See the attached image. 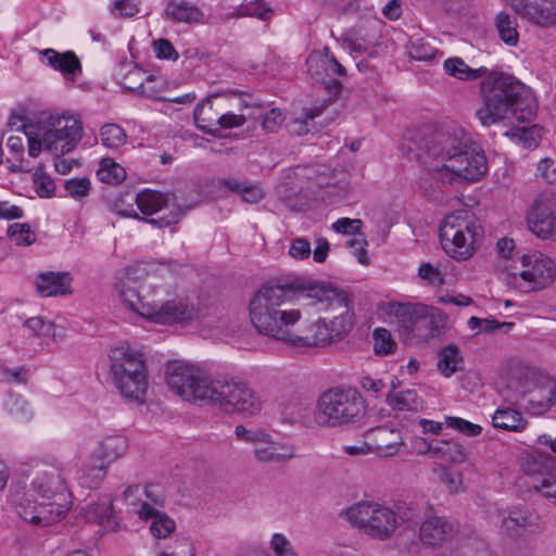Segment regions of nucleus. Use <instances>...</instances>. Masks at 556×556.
<instances>
[{
  "label": "nucleus",
  "instance_id": "f257e3e1",
  "mask_svg": "<svg viewBox=\"0 0 556 556\" xmlns=\"http://www.w3.org/2000/svg\"><path fill=\"white\" fill-rule=\"evenodd\" d=\"M249 318L262 336L294 348H328L355 326L352 298L317 282L264 283L250 298Z\"/></svg>",
  "mask_w": 556,
  "mask_h": 556
},
{
  "label": "nucleus",
  "instance_id": "f03ea898",
  "mask_svg": "<svg viewBox=\"0 0 556 556\" xmlns=\"http://www.w3.org/2000/svg\"><path fill=\"white\" fill-rule=\"evenodd\" d=\"M418 156L429 176L441 185L478 181L488 172L484 152L463 129L434 134L421 146Z\"/></svg>",
  "mask_w": 556,
  "mask_h": 556
},
{
  "label": "nucleus",
  "instance_id": "7ed1b4c3",
  "mask_svg": "<svg viewBox=\"0 0 556 556\" xmlns=\"http://www.w3.org/2000/svg\"><path fill=\"white\" fill-rule=\"evenodd\" d=\"M480 91L482 105L476 111V116L483 126L489 127L511 116L530 122L536 115L533 93L513 76L491 73L481 83Z\"/></svg>",
  "mask_w": 556,
  "mask_h": 556
},
{
  "label": "nucleus",
  "instance_id": "20e7f679",
  "mask_svg": "<svg viewBox=\"0 0 556 556\" xmlns=\"http://www.w3.org/2000/svg\"><path fill=\"white\" fill-rule=\"evenodd\" d=\"M340 516L364 535L382 542L392 539L402 523H413L417 518L413 507L394 508L376 501L356 502Z\"/></svg>",
  "mask_w": 556,
  "mask_h": 556
},
{
  "label": "nucleus",
  "instance_id": "39448f33",
  "mask_svg": "<svg viewBox=\"0 0 556 556\" xmlns=\"http://www.w3.org/2000/svg\"><path fill=\"white\" fill-rule=\"evenodd\" d=\"M113 383L125 399L143 403L148 390L143 354L129 345L113 348L109 354Z\"/></svg>",
  "mask_w": 556,
  "mask_h": 556
},
{
  "label": "nucleus",
  "instance_id": "423d86ee",
  "mask_svg": "<svg viewBox=\"0 0 556 556\" xmlns=\"http://www.w3.org/2000/svg\"><path fill=\"white\" fill-rule=\"evenodd\" d=\"M365 415V401L354 388H331L317 399L314 417L319 426L337 428L357 422Z\"/></svg>",
  "mask_w": 556,
  "mask_h": 556
},
{
  "label": "nucleus",
  "instance_id": "0eeeda50",
  "mask_svg": "<svg viewBox=\"0 0 556 556\" xmlns=\"http://www.w3.org/2000/svg\"><path fill=\"white\" fill-rule=\"evenodd\" d=\"M481 235V226L466 211L447 215L440 227V241L444 251L456 260L469 258Z\"/></svg>",
  "mask_w": 556,
  "mask_h": 556
},
{
  "label": "nucleus",
  "instance_id": "6e6552de",
  "mask_svg": "<svg viewBox=\"0 0 556 556\" xmlns=\"http://www.w3.org/2000/svg\"><path fill=\"white\" fill-rule=\"evenodd\" d=\"M206 404L249 416L262 409V402L256 392L244 381L236 379H214Z\"/></svg>",
  "mask_w": 556,
  "mask_h": 556
},
{
  "label": "nucleus",
  "instance_id": "1a4fd4ad",
  "mask_svg": "<svg viewBox=\"0 0 556 556\" xmlns=\"http://www.w3.org/2000/svg\"><path fill=\"white\" fill-rule=\"evenodd\" d=\"M515 389V402L531 416H542L556 406V380L547 375L529 370Z\"/></svg>",
  "mask_w": 556,
  "mask_h": 556
},
{
  "label": "nucleus",
  "instance_id": "9d476101",
  "mask_svg": "<svg viewBox=\"0 0 556 556\" xmlns=\"http://www.w3.org/2000/svg\"><path fill=\"white\" fill-rule=\"evenodd\" d=\"M213 380L206 370L189 363L174 362L166 369L167 386L188 402L206 404Z\"/></svg>",
  "mask_w": 556,
  "mask_h": 556
},
{
  "label": "nucleus",
  "instance_id": "9b49d317",
  "mask_svg": "<svg viewBox=\"0 0 556 556\" xmlns=\"http://www.w3.org/2000/svg\"><path fill=\"white\" fill-rule=\"evenodd\" d=\"M522 269L519 273H508L504 280L507 286L521 292L542 290L556 278V264L542 252L534 251L521 258Z\"/></svg>",
  "mask_w": 556,
  "mask_h": 556
},
{
  "label": "nucleus",
  "instance_id": "f8f14e48",
  "mask_svg": "<svg viewBox=\"0 0 556 556\" xmlns=\"http://www.w3.org/2000/svg\"><path fill=\"white\" fill-rule=\"evenodd\" d=\"M202 309L194 296L178 295L163 303L152 302L147 311V319L160 325L187 326L199 319Z\"/></svg>",
  "mask_w": 556,
  "mask_h": 556
},
{
  "label": "nucleus",
  "instance_id": "ddd939ff",
  "mask_svg": "<svg viewBox=\"0 0 556 556\" xmlns=\"http://www.w3.org/2000/svg\"><path fill=\"white\" fill-rule=\"evenodd\" d=\"M43 130V148L55 156L71 152L81 136V126L71 115H51Z\"/></svg>",
  "mask_w": 556,
  "mask_h": 556
},
{
  "label": "nucleus",
  "instance_id": "4468645a",
  "mask_svg": "<svg viewBox=\"0 0 556 556\" xmlns=\"http://www.w3.org/2000/svg\"><path fill=\"white\" fill-rule=\"evenodd\" d=\"M511 9L528 23L543 29L556 27V0H509Z\"/></svg>",
  "mask_w": 556,
  "mask_h": 556
},
{
  "label": "nucleus",
  "instance_id": "2eb2a0df",
  "mask_svg": "<svg viewBox=\"0 0 556 556\" xmlns=\"http://www.w3.org/2000/svg\"><path fill=\"white\" fill-rule=\"evenodd\" d=\"M457 533V526L444 516L432 515L425 518L418 530L420 542L428 547H441Z\"/></svg>",
  "mask_w": 556,
  "mask_h": 556
},
{
  "label": "nucleus",
  "instance_id": "dca6fc26",
  "mask_svg": "<svg viewBox=\"0 0 556 556\" xmlns=\"http://www.w3.org/2000/svg\"><path fill=\"white\" fill-rule=\"evenodd\" d=\"M33 490L43 500L68 501L70 493L62 471L53 466L37 472L31 482Z\"/></svg>",
  "mask_w": 556,
  "mask_h": 556
},
{
  "label": "nucleus",
  "instance_id": "f3484780",
  "mask_svg": "<svg viewBox=\"0 0 556 556\" xmlns=\"http://www.w3.org/2000/svg\"><path fill=\"white\" fill-rule=\"evenodd\" d=\"M368 438L372 452L382 457L395 456L405 446L401 431L395 428L378 427L370 430Z\"/></svg>",
  "mask_w": 556,
  "mask_h": 556
},
{
  "label": "nucleus",
  "instance_id": "a211bd4d",
  "mask_svg": "<svg viewBox=\"0 0 556 556\" xmlns=\"http://www.w3.org/2000/svg\"><path fill=\"white\" fill-rule=\"evenodd\" d=\"M73 277L68 271H46L36 277V291L40 296H63L73 293Z\"/></svg>",
  "mask_w": 556,
  "mask_h": 556
},
{
  "label": "nucleus",
  "instance_id": "6ab92c4d",
  "mask_svg": "<svg viewBox=\"0 0 556 556\" xmlns=\"http://www.w3.org/2000/svg\"><path fill=\"white\" fill-rule=\"evenodd\" d=\"M116 289L124 307L147 319V311L152 303L143 302L139 294V283L129 271L119 278Z\"/></svg>",
  "mask_w": 556,
  "mask_h": 556
},
{
  "label": "nucleus",
  "instance_id": "aec40b11",
  "mask_svg": "<svg viewBox=\"0 0 556 556\" xmlns=\"http://www.w3.org/2000/svg\"><path fill=\"white\" fill-rule=\"evenodd\" d=\"M429 308V306L420 303H397L394 305V315L400 333L408 339L413 338Z\"/></svg>",
  "mask_w": 556,
  "mask_h": 556
},
{
  "label": "nucleus",
  "instance_id": "412c9836",
  "mask_svg": "<svg viewBox=\"0 0 556 556\" xmlns=\"http://www.w3.org/2000/svg\"><path fill=\"white\" fill-rule=\"evenodd\" d=\"M39 53L46 58L47 65L62 73L66 80L74 81L83 71L80 60L74 51L59 52L48 48Z\"/></svg>",
  "mask_w": 556,
  "mask_h": 556
},
{
  "label": "nucleus",
  "instance_id": "4be33fe9",
  "mask_svg": "<svg viewBox=\"0 0 556 556\" xmlns=\"http://www.w3.org/2000/svg\"><path fill=\"white\" fill-rule=\"evenodd\" d=\"M218 98L217 94H211L203 99L197 106L193 113L195 125L203 132L212 136L218 135L216 127L217 118L223 111L224 106L219 103H214Z\"/></svg>",
  "mask_w": 556,
  "mask_h": 556
},
{
  "label": "nucleus",
  "instance_id": "5701e85b",
  "mask_svg": "<svg viewBox=\"0 0 556 556\" xmlns=\"http://www.w3.org/2000/svg\"><path fill=\"white\" fill-rule=\"evenodd\" d=\"M528 226L536 237L556 241V216L542 203L533 205Z\"/></svg>",
  "mask_w": 556,
  "mask_h": 556
},
{
  "label": "nucleus",
  "instance_id": "b1692460",
  "mask_svg": "<svg viewBox=\"0 0 556 556\" xmlns=\"http://www.w3.org/2000/svg\"><path fill=\"white\" fill-rule=\"evenodd\" d=\"M254 455L262 463H283L295 457V448L291 444L271 442L269 434L266 441L255 443Z\"/></svg>",
  "mask_w": 556,
  "mask_h": 556
},
{
  "label": "nucleus",
  "instance_id": "393cba45",
  "mask_svg": "<svg viewBox=\"0 0 556 556\" xmlns=\"http://www.w3.org/2000/svg\"><path fill=\"white\" fill-rule=\"evenodd\" d=\"M446 323V314L438 308L430 307L429 312H427L420 321L419 327H417L413 338H416L421 342H430L432 340L440 339L441 332L445 328Z\"/></svg>",
  "mask_w": 556,
  "mask_h": 556
},
{
  "label": "nucleus",
  "instance_id": "a878e982",
  "mask_svg": "<svg viewBox=\"0 0 556 556\" xmlns=\"http://www.w3.org/2000/svg\"><path fill=\"white\" fill-rule=\"evenodd\" d=\"M135 203L143 215H153L170 204L175 206V195L155 190L144 189L136 194Z\"/></svg>",
  "mask_w": 556,
  "mask_h": 556
},
{
  "label": "nucleus",
  "instance_id": "bb28decb",
  "mask_svg": "<svg viewBox=\"0 0 556 556\" xmlns=\"http://www.w3.org/2000/svg\"><path fill=\"white\" fill-rule=\"evenodd\" d=\"M164 16L176 23L192 24L201 22L203 12L187 0H168Z\"/></svg>",
  "mask_w": 556,
  "mask_h": 556
},
{
  "label": "nucleus",
  "instance_id": "cd10ccee",
  "mask_svg": "<svg viewBox=\"0 0 556 556\" xmlns=\"http://www.w3.org/2000/svg\"><path fill=\"white\" fill-rule=\"evenodd\" d=\"M38 504L35 526L46 527L64 518L70 510V501L56 498Z\"/></svg>",
  "mask_w": 556,
  "mask_h": 556
},
{
  "label": "nucleus",
  "instance_id": "c85d7f7f",
  "mask_svg": "<svg viewBox=\"0 0 556 556\" xmlns=\"http://www.w3.org/2000/svg\"><path fill=\"white\" fill-rule=\"evenodd\" d=\"M464 357L456 344H446L438 352L437 368L445 378L452 377L455 372L463 370Z\"/></svg>",
  "mask_w": 556,
  "mask_h": 556
},
{
  "label": "nucleus",
  "instance_id": "c756f323",
  "mask_svg": "<svg viewBox=\"0 0 556 556\" xmlns=\"http://www.w3.org/2000/svg\"><path fill=\"white\" fill-rule=\"evenodd\" d=\"M444 72L458 80L471 81L488 75L489 71L485 66L471 68L466 62L458 56L448 58L443 63Z\"/></svg>",
  "mask_w": 556,
  "mask_h": 556
},
{
  "label": "nucleus",
  "instance_id": "7c9ffc66",
  "mask_svg": "<svg viewBox=\"0 0 556 556\" xmlns=\"http://www.w3.org/2000/svg\"><path fill=\"white\" fill-rule=\"evenodd\" d=\"M492 422L495 428L513 432H521L528 425L522 414L510 407L497 408L492 417Z\"/></svg>",
  "mask_w": 556,
  "mask_h": 556
},
{
  "label": "nucleus",
  "instance_id": "2f4dec72",
  "mask_svg": "<svg viewBox=\"0 0 556 556\" xmlns=\"http://www.w3.org/2000/svg\"><path fill=\"white\" fill-rule=\"evenodd\" d=\"M532 526L531 516L526 510L516 509L502 518L501 529L509 538L517 539L522 531Z\"/></svg>",
  "mask_w": 556,
  "mask_h": 556
},
{
  "label": "nucleus",
  "instance_id": "473e14b6",
  "mask_svg": "<svg viewBox=\"0 0 556 556\" xmlns=\"http://www.w3.org/2000/svg\"><path fill=\"white\" fill-rule=\"evenodd\" d=\"M127 446L128 444L125 438L111 435L100 443L96 456L105 462V464L111 465L126 453Z\"/></svg>",
  "mask_w": 556,
  "mask_h": 556
},
{
  "label": "nucleus",
  "instance_id": "72a5a7b5",
  "mask_svg": "<svg viewBox=\"0 0 556 556\" xmlns=\"http://www.w3.org/2000/svg\"><path fill=\"white\" fill-rule=\"evenodd\" d=\"M109 466L105 462L99 459L98 456H94L84 464L79 479L88 488H98L105 478Z\"/></svg>",
  "mask_w": 556,
  "mask_h": 556
},
{
  "label": "nucleus",
  "instance_id": "f704fd0d",
  "mask_svg": "<svg viewBox=\"0 0 556 556\" xmlns=\"http://www.w3.org/2000/svg\"><path fill=\"white\" fill-rule=\"evenodd\" d=\"M434 456L447 463L460 464L467 458L465 447L456 441H435Z\"/></svg>",
  "mask_w": 556,
  "mask_h": 556
},
{
  "label": "nucleus",
  "instance_id": "c9c22d12",
  "mask_svg": "<svg viewBox=\"0 0 556 556\" xmlns=\"http://www.w3.org/2000/svg\"><path fill=\"white\" fill-rule=\"evenodd\" d=\"M495 27L502 41L516 46L519 40L516 20L506 12H500L495 17Z\"/></svg>",
  "mask_w": 556,
  "mask_h": 556
},
{
  "label": "nucleus",
  "instance_id": "e433bc0d",
  "mask_svg": "<svg viewBox=\"0 0 556 556\" xmlns=\"http://www.w3.org/2000/svg\"><path fill=\"white\" fill-rule=\"evenodd\" d=\"M388 404L396 410H417L419 407V399L415 390H404L399 392H390L387 396Z\"/></svg>",
  "mask_w": 556,
  "mask_h": 556
},
{
  "label": "nucleus",
  "instance_id": "4c0bfd02",
  "mask_svg": "<svg viewBox=\"0 0 556 556\" xmlns=\"http://www.w3.org/2000/svg\"><path fill=\"white\" fill-rule=\"evenodd\" d=\"M547 462V456L526 454L521 457L520 465L522 471L534 481L539 479V477H543L546 472H549Z\"/></svg>",
  "mask_w": 556,
  "mask_h": 556
},
{
  "label": "nucleus",
  "instance_id": "58836bf2",
  "mask_svg": "<svg viewBox=\"0 0 556 556\" xmlns=\"http://www.w3.org/2000/svg\"><path fill=\"white\" fill-rule=\"evenodd\" d=\"M24 326L39 337L51 338L54 341L62 340L63 333H58L56 325L42 316L30 317L25 320Z\"/></svg>",
  "mask_w": 556,
  "mask_h": 556
},
{
  "label": "nucleus",
  "instance_id": "ea45409f",
  "mask_svg": "<svg viewBox=\"0 0 556 556\" xmlns=\"http://www.w3.org/2000/svg\"><path fill=\"white\" fill-rule=\"evenodd\" d=\"M99 179L106 184L117 185L126 178V170L112 159H103L97 173Z\"/></svg>",
  "mask_w": 556,
  "mask_h": 556
},
{
  "label": "nucleus",
  "instance_id": "a19ab883",
  "mask_svg": "<svg viewBox=\"0 0 556 556\" xmlns=\"http://www.w3.org/2000/svg\"><path fill=\"white\" fill-rule=\"evenodd\" d=\"M329 54L328 48L324 49V52H313L306 60L307 71L311 76L325 83V75H328Z\"/></svg>",
  "mask_w": 556,
  "mask_h": 556
},
{
  "label": "nucleus",
  "instance_id": "79ce46f5",
  "mask_svg": "<svg viewBox=\"0 0 556 556\" xmlns=\"http://www.w3.org/2000/svg\"><path fill=\"white\" fill-rule=\"evenodd\" d=\"M102 144L109 149H118L127 140L125 130L117 124H105L100 129Z\"/></svg>",
  "mask_w": 556,
  "mask_h": 556
},
{
  "label": "nucleus",
  "instance_id": "37998d69",
  "mask_svg": "<svg viewBox=\"0 0 556 556\" xmlns=\"http://www.w3.org/2000/svg\"><path fill=\"white\" fill-rule=\"evenodd\" d=\"M374 352L376 355H388L395 351L396 343L386 328H377L372 332Z\"/></svg>",
  "mask_w": 556,
  "mask_h": 556
},
{
  "label": "nucleus",
  "instance_id": "c03bdc74",
  "mask_svg": "<svg viewBox=\"0 0 556 556\" xmlns=\"http://www.w3.org/2000/svg\"><path fill=\"white\" fill-rule=\"evenodd\" d=\"M531 489L546 500H556V477L546 472L543 477L531 481Z\"/></svg>",
  "mask_w": 556,
  "mask_h": 556
},
{
  "label": "nucleus",
  "instance_id": "a18cd8bd",
  "mask_svg": "<svg viewBox=\"0 0 556 556\" xmlns=\"http://www.w3.org/2000/svg\"><path fill=\"white\" fill-rule=\"evenodd\" d=\"M438 52V49L424 39H416L408 47V56L416 61H430L437 56Z\"/></svg>",
  "mask_w": 556,
  "mask_h": 556
},
{
  "label": "nucleus",
  "instance_id": "49530a36",
  "mask_svg": "<svg viewBox=\"0 0 556 556\" xmlns=\"http://www.w3.org/2000/svg\"><path fill=\"white\" fill-rule=\"evenodd\" d=\"M175 529L176 522L163 511L150 525V531L156 539L168 538Z\"/></svg>",
  "mask_w": 556,
  "mask_h": 556
},
{
  "label": "nucleus",
  "instance_id": "de8ad7c7",
  "mask_svg": "<svg viewBox=\"0 0 556 556\" xmlns=\"http://www.w3.org/2000/svg\"><path fill=\"white\" fill-rule=\"evenodd\" d=\"M445 425L470 438L478 437L482 432L481 426L472 424L460 417L447 416L445 417Z\"/></svg>",
  "mask_w": 556,
  "mask_h": 556
},
{
  "label": "nucleus",
  "instance_id": "09e8293b",
  "mask_svg": "<svg viewBox=\"0 0 556 556\" xmlns=\"http://www.w3.org/2000/svg\"><path fill=\"white\" fill-rule=\"evenodd\" d=\"M8 235L18 245H29L36 240V235L30 230L27 224H12L8 228Z\"/></svg>",
  "mask_w": 556,
  "mask_h": 556
},
{
  "label": "nucleus",
  "instance_id": "8fccbe9b",
  "mask_svg": "<svg viewBox=\"0 0 556 556\" xmlns=\"http://www.w3.org/2000/svg\"><path fill=\"white\" fill-rule=\"evenodd\" d=\"M269 544L275 556H299L291 542L281 533L273 534Z\"/></svg>",
  "mask_w": 556,
  "mask_h": 556
},
{
  "label": "nucleus",
  "instance_id": "3c124183",
  "mask_svg": "<svg viewBox=\"0 0 556 556\" xmlns=\"http://www.w3.org/2000/svg\"><path fill=\"white\" fill-rule=\"evenodd\" d=\"M112 506L105 502L92 503L88 506L86 516L89 521L103 523L112 517Z\"/></svg>",
  "mask_w": 556,
  "mask_h": 556
},
{
  "label": "nucleus",
  "instance_id": "603ef678",
  "mask_svg": "<svg viewBox=\"0 0 556 556\" xmlns=\"http://www.w3.org/2000/svg\"><path fill=\"white\" fill-rule=\"evenodd\" d=\"M321 114L319 108L303 109L302 117H298L293 122L292 132L298 136L306 135L309 131L307 122L314 119Z\"/></svg>",
  "mask_w": 556,
  "mask_h": 556
},
{
  "label": "nucleus",
  "instance_id": "864d4df0",
  "mask_svg": "<svg viewBox=\"0 0 556 556\" xmlns=\"http://www.w3.org/2000/svg\"><path fill=\"white\" fill-rule=\"evenodd\" d=\"M22 128L28 139V154L31 157H37L43 146V138L40 139L39 130L36 131L35 126L31 124H24ZM41 137H43V135Z\"/></svg>",
  "mask_w": 556,
  "mask_h": 556
},
{
  "label": "nucleus",
  "instance_id": "5fc2aeb1",
  "mask_svg": "<svg viewBox=\"0 0 556 556\" xmlns=\"http://www.w3.org/2000/svg\"><path fill=\"white\" fill-rule=\"evenodd\" d=\"M152 47L157 59L177 61L179 58V53L168 39H156L153 41Z\"/></svg>",
  "mask_w": 556,
  "mask_h": 556
},
{
  "label": "nucleus",
  "instance_id": "6e6d98bb",
  "mask_svg": "<svg viewBox=\"0 0 556 556\" xmlns=\"http://www.w3.org/2000/svg\"><path fill=\"white\" fill-rule=\"evenodd\" d=\"M90 180L88 178H72L66 180L65 190L74 199H83L90 190Z\"/></svg>",
  "mask_w": 556,
  "mask_h": 556
},
{
  "label": "nucleus",
  "instance_id": "4d7b16f0",
  "mask_svg": "<svg viewBox=\"0 0 556 556\" xmlns=\"http://www.w3.org/2000/svg\"><path fill=\"white\" fill-rule=\"evenodd\" d=\"M111 13L116 17H132L139 13V2L136 0H116Z\"/></svg>",
  "mask_w": 556,
  "mask_h": 556
},
{
  "label": "nucleus",
  "instance_id": "13d9d810",
  "mask_svg": "<svg viewBox=\"0 0 556 556\" xmlns=\"http://www.w3.org/2000/svg\"><path fill=\"white\" fill-rule=\"evenodd\" d=\"M271 9L266 7L263 0H257L255 2H248L241 8V14L257 17L260 20L266 21L271 16Z\"/></svg>",
  "mask_w": 556,
  "mask_h": 556
},
{
  "label": "nucleus",
  "instance_id": "bf43d9fd",
  "mask_svg": "<svg viewBox=\"0 0 556 556\" xmlns=\"http://www.w3.org/2000/svg\"><path fill=\"white\" fill-rule=\"evenodd\" d=\"M247 180L237 177L216 178L212 181L213 187L218 191L236 193L240 197Z\"/></svg>",
  "mask_w": 556,
  "mask_h": 556
},
{
  "label": "nucleus",
  "instance_id": "052dcab7",
  "mask_svg": "<svg viewBox=\"0 0 556 556\" xmlns=\"http://www.w3.org/2000/svg\"><path fill=\"white\" fill-rule=\"evenodd\" d=\"M526 148L536 147L542 138V128L536 125L522 127L515 134Z\"/></svg>",
  "mask_w": 556,
  "mask_h": 556
},
{
  "label": "nucleus",
  "instance_id": "680f3d73",
  "mask_svg": "<svg viewBox=\"0 0 556 556\" xmlns=\"http://www.w3.org/2000/svg\"><path fill=\"white\" fill-rule=\"evenodd\" d=\"M312 254L311 243L305 238H295L291 241L289 247V255L296 260H307Z\"/></svg>",
  "mask_w": 556,
  "mask_h": 556
},
{
  "label": "nucleus",
  "instance_id": "e2e57ef3",
  "mask_svg": "<svg viewBox=\"0 0 556 556\" xmlns=\"http://www.w3.org/2000/svg\"><path fill=\"white\" fill-rule=\"evenodd\" d=\"M34 184L36 187V192L39 197L49 198L53 194L55 185L50 176L42 172H36L34 174Z\"/></svg>",
  "mask_w": 556,
  "mask_h": 556
},
{
  "label": "nucleus",
  "instance_id": "0e129e2a",
  "mask_svg": "<svg viewBox=\"0 0 556 556\" xmlns=\"http://www.w3.org/2000/svg\"><path fill=\"white\" fill-rule=\"evenodd\" d=\"M247 122V117L243 114H235L232 112H225L219 114L216 127L218 131L220 129H231L242 126Z\"/></svg>",
  "mask_w": 556,
  "mask_h": 556
},
{
  "label": "nucleus",
  "instance_id": "69168bd1",
  "mask_svg": "<svg viewBox=\"0 0 556 556\" xmlns=\"http://www.w3.org/2000/svg\"><path fill=\"white\" fill-rule=\"evenodd\" d=\"M162 91V84L156 80L153 76H148L143 78L142 84L140 85L139 93L154 100H164L160 93Z\"/></svg>",
  "mask_w": 556,
  "mask_h": 556
},
{
  "label": "nucleus",
  "instance_id": "338daca9",
  "mask_svg": "<svg viewBox=\"0 0 556 556\" xmlns=\"http://www.w3.org/2000/svg\"><path fill=\"white\" fill-rule=\"evenodd\" d=\"M264 197H265V191L263 190V188L258 184L250 182L248 180H247V182L242 189V192L240 194V198L242 199V201L250 203V204H255V203L261 202L264 199Z\"/></svg>",
  "mask_w": 556,
  "mask_h": 556
},
{
  "label": "nucleus",
  "instance_id": "774afa93",
  "mask_svg": "<svg viewBox=\"0 0 556 556\" xmlns=\"http://www.w3.org/2000/svg\"><path fill=\"white\" fill-rule=\"evenodd\" d=\"M146 76V73L142 68L138 66H134L128 71V73L123 77L122 85L125 89L131 91H139L140 85Z\"/></svg>",
  "mask_w": 556,
  "mask_h": 556
}]
</instances>
